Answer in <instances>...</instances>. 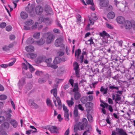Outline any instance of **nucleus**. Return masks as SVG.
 Returning <instances> with one entry per match:
<instances>
[{"label":"nucleus","mask_w":135,"mask_h":135,"mask_svg":"<svg viewBox=\"0 0 135 135\" xmlns=\"http://www.w3.org/2000/svg\"><path fill=\"white\" fill-rule=\"evenodd\" d=\"M43 36L46 37V42L47 44H49L53 42L55 38L54 35L50 32L44 33Z\"/></svg>","instance_id":"1"},{"label":"nucleus","mask_w":135,"mask_h":135,"mask_svg":"<svg viewBox=\"0 0 135 135\" xmlns=\"http://www.w3.org/2000/svg\"><path fill=\"white\" fill-rule=\"evenodd\" d=\"M51 94H53L55 98H56L58 103V108L59 109H60L62 107V104L60 98L59 97H56L57 96V89L56 88L52 89L50 91Z\"/></svg>","instance_id":"2"},{"label":"nucleus","mask_w":135,"mask_h":135,"mask_svg":"<svg viewBox=\"0 0 135 135\" xmlns=\"http://www.w3.org/2000/svg\"><path fill=\"white\" fill-rule=\"evenodd\" d=\"M63 39L62 38L60 37L57 39L55 41V46L57 47H60L62 48H65V46L63 44Z\"/></svg>","instance_id":"3"},{"label":"nucleus","mask_w":135,"mask_h":135,"mask_svg":"<svg viewBox=\"0 0 135 135\" xmlns=\"http://www.w3.org/2000/svg\"><path fill=\"white\" fill-rule=\"evenodd\" d=\"M52 61V59L51 58H49L46 59L45 61V62L47 63V66L49 67H51L54 69H57L58 66L56 65H54L51 64Z\"/></svg>","instance_id":"4"},{"label":"nucleus","mask_w":135,"mask_h":135,"mask_svg":"<svg viewBox=\"0 0 135 135\" xmlns=\"http://www.w3.org/2000/svg\"><path fill=\"white\" fill-rule=\"evenodd\" d=\"M28 105L32 108L36 109L38 108V106L34 101L31 100H30L28 103Z\"/></svg>","instance_id":"5"},{"label":"nucleus","mask_w":135,"mask_h":135,"mask_svg":"<svg viewBox=\"0 0 135 135\" xmlns=\"http://www.w3.org/2000/svg\"><path fill=\"white\" fill-rule=\"evenodd\" d=\"M67 60V58L65 57V58H63L62 59H61L59 57H55V59L54 61V63L55 64H59L61 61H65Z\"/></svg>","instance_id":"6"},{"label":"nucleus","mask_w":135,"mask_h":135,"mask_svg":"<svg viewBox=\"0 0 135 135\" xmlns=\"http://www.w3.org/2000/svg\"><path fill=\"white\" fill-rule=\"evenodd\" d=\"M43 11V8L41 6H38L36 7L35 11L37 14L38 15H41Z\"/></svg>","instance_id":"7"},{"label":"nucleus","mask_w":135,"mask_h":135,"mask_svg":"<svg viewBox=\"0 0 135 135\" xmlns=\"http://www.w3.org/2000/svg\"><path fill=\"white\" fill-rule=\"evenodd\" d=\"M48 78L49 75L47 74H46L43 78L39 79L38 82L40 84L43 83L45 82Z\"/></svg>","instance_id":"8"},{"label":"nucleus","mask_w":135,"mask_h":135,"mask_svg":"<svg viewBox=\"0 0 135 135\" xmlns=\"http://www.w3.org/2000/svg\"><path fill=\"white\" fill-rule=\"evenodd\" d=\"M50 132L52 133H57L58 132V129L56 127L54 126H50L48 128Z\"/></svg>","instance_id":"9"},{"label":"nucleus","mask_w":135,"mask_h":135,"mask_svg":"<svg viewBox=\"0 0 135 135\" xmlns=\"http://www.w3.org/2000/svg\"><path fill=\"white\" fill-rule=\"evenodd\" d=\"M109 3L108 0H100L99 5L102 7H106Z\"/></svg>","instance_id":"10"},{"label":"nucleus","mask_w":135,"mask_h":135,"mask_svg":"<svg viewBox=\"0 0 135 135\" xmlns=\"http://www.w3.org/2000/svg\"><path fill=\"white\" fill-rule=\"evenodd\" d=\"M124 27L126 29H130L132 27L131 22L128 20L126 21L124 23Z\"/></svg>","instance_id":"11"},{"label":"nucleus","mask_w":135,"mask_h":135,"mask_svg":"<svg viewBox=\"0 0 135 135\" xmlns=\"http://www.w3.org/2000/svg\"><path fill=\"white\" fill-rule=\"evenodd\" d=\"M117 22L120 24H122L124 22V18L122 16H119L116 19Z\"/></svg>","instance_id":"12"},{"label":"nucleus","mask_w":135,"mask_h":135,"mask_svg":"<svg viewBox=\"0 0 135 135\" xmlns=\"http://www.w3.org/2000/svg\"><path fill=\"white\" fill-rule=\"evenodd\" d=\"M86 126L81 122H79L76 126L77 128L79 130H83L84 129L85 127Z\"/></svg>","instance_id":"13"},{"label":"nucleus","mask_w":135,"mask_h":135,"mask_svg":"<svg viewBox=\"0 0 135 135\" xmlns=\"http://www.w3.org/2000/svg\"><path fill=\"white\" fill-rule=\"evenodd\" d=\"M112 97L113 100H114L116 102L119 101L121 99L120 96L118 94H116L115 95L114 94H112Z\"/></svg>","instance_id":"14"},{"label":"nucleus","mask_w":135,"mask_h":135,"mask_svg":"<svg viewBox=\"0 0 135 135\" xmlns=\"http://www.w3.org/2000/svg\"><path fill=\"white\" fill-rule=\"evenodd\" d=\"M52 22V21L50 20L49 18H44L43 19V22L46 24L47 25H51Z\"/></svg>","instance_id":"15"},{"label":"nucleus","mask_w":135,"mask_h":135,"mask_svg":"<svg viewBox=\"0 0 135 135\" xmlns=\"http://www.w3.org/2000/svg\"><path fill=\"white\" fill-rule=\"evenodd\" d=\"M45 42V40L42 38H41L39 41H35V44H37L38 45H43Z\"/></svg>","instance_id":"16"},{"label":"nucleus","mask_w":135,"mask_h":135,"mask_svg":"<svg viewBox=\"0 0 135 135\" xmlns=\"http://www.w3.org/2000/svg\"><path fill=\"white\" fill-rule=\"evenodd\" d=\"M25 49L26 51L28 52H33L34 51V47L31 45L26 46V47Z\"/></svg>","instance_id":"17"},{"label":"nucleus","mask_w":135,"mask_h":135,"mask_svg":"<svg viewBox=\"0 0 135 135\" xmlns=\"http://www.w3.org/2000/svg\"><path fill=\"white\" fill-rule=\"evenodd\" d=\"M10 123L14 128H16L17 127L18 123L16 120L13 119L11 120Z\"/></svg>","instance_id":"18"},{"label":"nucleus","mask_w":135,"mask_h":135,"mask_svg":"<svg viewBox=\"0 0 135 135\" xmlns=\"http://www.w3.org/2000/svg\"><path fill=\"white\" fill-rule=\"evenodd\" d=\"M116 130L120 134L119 135H127L126 133L122 129L116 128Z\"/></svg>","instance_id":"19"},{"label":"nucleus","mask_w":135,"mask_h":135,"mask_svg":"<svg viewBox=\"0 0 135 135\" xmlns=\"http://www.w3.org/2000/svg\"><path fill=\"white\" fill-rule=\"evenodd\" d=\"M73 87H74L73 90V91L74 92H78L79 90L78 83H75Z\"/></svg>","instance_id":"20"},{"label":"nucleus","mask_w":135,"mask_h":135,"mask_svg":"<svg viewBox=\"0 0 135 135\" xmlns=\"http://www.w3.org/2000/svg\"><path fill=\"white\" fill-rule=\"evenodd\" d=\"M107 16L108 18L112 19L115 17V14L113 12H111L108 14Z\"/></svg>","instance_id":"21"},{"label":"nucleus","mask_w":135,"mask_h":135,"mask_svg":"<svg viewBox=\"0 0 135 135\" xmlns=\"http://www.w3.org/2000/svg\"><path fill=\"white\" fill-rule=\"evenodd\" d=\"M85 44L87 45H92L94 44V43L93 41V39L92 37H91L90 38L85 42Z\"/></svg>","instance_id":"22"},{"label":"nucleus","mask_w":135,"mask_h":135,"mask_svg":"<svg viewBox=\"0 0 135 135\" xmlns=\"http://www.w3.org/2000/svg\"><path fill=\"white\" fill-rule=\"evenodd\" d=\"M27 56L28 57L31 59H34L37 56L36 54L34 53L28 54H27Z\"/></svg>","instance_id":"23"},{"label":"nucleus","mask_w":135,"mask_h":135,"mask_svg":"<svg viewBox=\"0 0 135 135\" xmlns=\"http://www.w3.org/2000/svg\"><path fill=\"white\" fill-rule=\"evenodd\" d=\"M20 15L21 18L23 19H25L28 17L27 13L24 12H22L21 13Z\"/></svg>","instance_id":"24"},{"label":"nucleus","mask_w":135,"mask_h":135,"mask_svg":"<svg viewBox=\"0 0 135 135\" xmlns=\"http://www.w3.org/2000/svg\"><path fill=\"white\" fill-rule=\"evenodd\" d=\"M98 17L97 16L96 14L94 13H92L91 14V17L90 18L94 21H95L98 19Z\"/></svg>","instance_id":"25"},{"label":"nucleus","mask_w":135,"mask_h":135,"mask_svg":"<svg viewBox=\"0 0 135 135\" xmlns=\"http://www.w3.org/2000/svg\"><path fill=\"white\" fill-rule=\"evenodd\" d=\"M74 94V98L76 100H78L81 97V95L80 93L78 92H75Z\"/></svg>","instance_id":"26"},{"label":"nucleus","mask_w":135,"mask_h":135,"mask_svg":"<svg viewBox=\"0 0 135 135\" xmlns=\"http://www.w3.org/2000/svg\"><path fill=\"white\" fill-rule=\"evenodd\" d=\"M35 41H34V40L32 38H29L28 39L26 42L28 44H35Z\"/></svg>","instance_id":"27"},{"label":"nucleus","mask_w":135,"mask_h":135,"mask_svg":"<svg viewBox=\"0 0 135 135\" xmlns=\"http://www.w3.org/2000/svg\"><path fill=\"white\" fill-rule=\"evenodd\" d=\"M33 23L32 20L31 19L25 22V24L28 26H31L32 25Z\"/></svg>","instance_id":"28"},{"label":"nucleus","mask_w":135,"mask_h":135,"mask_svg":"<svg viewBox=\"0 0 135 135\" xmlns=\"http://www.w3.org/2000/svg\"><path fill=\"white\" fill-rule=\"evenodd\" d=\"M66 102L68 105L69 107H71L74 104V102L72 100H66Z\"/></svg>","instance_id":"29"},{"label":"nucleus","mask_w":135,"mask_h":135,"mask_svg":"<svg viewBox=\"0 0 135 135\" xmlns=\"http://www.w3.org/2000/svg\"><path fill=\"white\" fill-rule=\"evenodd\" d=\"M64 117L65 120L68 121L69 120V112H64Z\"/></svg>","instance_id":"30"},{"label":"nucleus","mask_w":135,"mask_h":135,"mask_svg":"<svg viewBox=\"0 0 135 135\" xmlns=\"http://www.w3.org/2000/svg\"><path fill=\"white\" fill-rule=\"evenodd\" d=\"M25 79L24 78H22L19 81V86L22 85L25 83Z\"/></svg>","instance_id":"31"},{"label":"nucleus","mask_w":135,"mask_h":135,"mask_svg":"<svg viewBox=\"0 0 135 135\" xmlns=\"http://www.w3.org/2000/svg\"><path fill=\"white\" fill-rule=\"evenodd\" d=\"M74 114L75 117H78V106L77 105H76L74 107Z\"/></svg>","instance_id":"32"},{"label":"nucleus","mask_w":135,"mask_h":135,"mask_svg":"<svg viewBox=\"0 0 135 135\" xmlns=\"http://www.w3.org/2000/svg\"><path fill=\"white\" fill-rule=\"evenodd\" d=\"M108 89L107 88H106L105 89L103 88V86H102L100 89V91L101 92H103V94H106L107 93V91Z\"/></svg>","instance_id":"33"},{"label":"nucleus","mask_w":135,"mask_h":135,"mask_svg":"<svg viewBox=\"0 0 135 135\" xmlns=\"http://www.w3.org/2000/svg\"><path fill=\"white\" fill-rule=\"evenodd\" d=\"M9 124L7 122H5L2 124V126L5 129H8L9 127Z\"/></svg>","instance_id":"34"},{"label":"nucleus","mask_w":135,"mask_h":135,"mask_svg":"<svg viewBox=\"0 0 135 135\" xmlns=\"http://www.w3.org/2000/svg\"><path fill=\"white\" fill-rule=\"evenodd\" d=\"M40 35V32H36L34 33L33 37L34 38L38 39L39 38Z\"/></svg>","instance_id":"35"},{"label":"nucleus","mask_w":135,"mask_h":135,"mask_svg":"<svg viewBox=\"0 0 135 135\" xmlns=\"http://www.w3.org/2000/svg\"><path fill=\"white\" fill-rule=\"evenodd\" d=\"M73 66L74 67V69L75 70H79V66L77 62H75L74 63Z\"/></svg>","instance_id":"36"},{"label":"nucleus","mask_w":135,"mask_h":135,"mask_svg":"<svg viewBox=\"0 0 135 135\" xmlns=\"http://www.w3.org/2000/svg\"><path fill=\"white\" fill-rule=\"evenodd\" d=\"M87 116L89 121L90 122H91L93 121V118L92 117L91 115L88 114H87Z\"/></svg>","instance_id":"37"},{"label":"nucleus","mask_w":135,"mask_h":135,"mask_svg":"<svg viewBox=\"0 0 135 135\" xmlns=\"http://www.w3.org/2000/svg\"><path fill=\"white\" fill-rule=\"evenodd\" d=\"M81 16L80 15H78L77 16V23L78 24L80 25L81 22Z\"/></svg>","instance_id":"38"},{"label":"nucleus","mask_w":135,"mask_h":135,"mask_svg":"<svg viewBox=\"0 0 135 135\" xmlns=\"http://www.w3.org/2000/svg\"><path fill=\"white\" fill-rule=\"evenodd\" d=\"M100 35L101 36H109V35L108 33H107L105 31H103L102 32L100 33Z\"/></svg>","instance_id":"39"},{"label":"nucleus","mask_w":135,"mask_h":135,"mask_svg":"<svg viewBox=\"0 0 135 135\" xmlns=\"http://www.w3.org/2000/svg\"><path fill=\"white\" fill-rule=\"evenodd\" d=\"M7 96L4 94H1L0 95V100H4L6 99Z\"/></svg>","instance_id":"40"},{"label":"nucleus","mask_w":135,"mask_h":135,"mask_svg":"<svg viewBox=\"0 0 135 135\" xmlns=\"http://www.w3.org/2000/svg\"><path fill=\"white\" fill-rule=\"evenodd\" d=\"M46 103L47 104V105L48 106H51L52 107V105L51 104V101L50 99L49 98H47V99Z\"/></svg>","instance_id":"41"},{"label":"nucleus","mask_w":135,"mask_h":135,"mask_svg":"<svg viewBox=\"0 0 135 135\" xmlns=\"http://www.w3.org/2000/svg\"><path fill=\"white\" fill-rule=\"evenodd\" d=\"M118 56L116 54L114 55H111V58L113 60H115L116 61H117L118 60L117 59V57H118Z\"/></svg>","instance_id":"42"},{"label":"nucleus","mask_w":135,"mask_h":135,"mask_svg":"<svg viewBox=\"0 0 135 135\" xmlns=\"http://www.w3.org/2000/svg\"><path fill=\"white\" fill-rule=\"evenodd\" d=\"M28 65V67L30 69V70L31 72H33L35 71V69L33 68V66L30 64L28 62L27 63Z\"/></svg>","instance_id":"43"},{"label":"nucleus","mask_w":135,"mask_h":135,"mask_svg":"<svg viewBox=\"0 0 135 135\" xmlns=\"http://www.w3.org/2000/svg\"><path fill=\"white\" fill-rule=\"evenodd\" d=\"M24 60L26 62V64H25L24 63H22V65H23V68L24 69L27 70L28 69V65L27 64V63L28 62L25 59H24Z\"/></svg>","instance_id":"44"},{"label":"nucleus","mask_w":135,"mask_h":135,"mask_svg":"<svg viewBox=\"0 0 135 135\" xmlns=\"http://www.w3.org/2000/svg\"><path fill=\"white\" fill-rule=\"evenodd\" d=\"M82 123L84 125L86 126L88 124V121L87 119L85 118H83L82 120Z\"/></svg>","instance_id":"45"},{"label":"nucleus","mask_w":135,"mask_h":135,"mask_svg":"<svg viewBox=\"0 0 135 135\" xmlns=\"http://www.w3.org/2000/svg\"><path fill=\"white\" fill-rule=\"evenodd\" d=\"M109 89L111 90L115 89L117 90H119V87L117 86H115L114 85L113 86H109Z\"/></svg>","instance_id":"46"},{"label":"nucleus","mask_w":135,"mask_h":135,"mask_svg":"<svg viewBox=\"0 0 135 135\" xmlns=\"http://www.w3.org/2000/svg\"><path fill=\"white\" fill-rule=\"evenodd\" d=\"M86 107L91 108L93 106V103L91 102L87 103L86 104Z\"/></svg>","instance_id":"47"},{"label":"nucleus","mask_w":135,"mask_h":135,"mask_svg":"<svg viewBox=\"0 0 135 135\" xmlns=\"http://www.w3.org/2000/svg\"><path fill=\"white\" fill-rule=\"evenodd\" d=\"M88 129L86 131H85L84 133L83 134V135H87V132H89V131L90 130H91V127L90 125H89V126Z\"/></svg>","instance_id":"48"},{"label":"nucleus","mask_w":135,"mask_h":135,"mask_svg":"<svg viewBox=\"0 0 135 135\" xmlns=\"http://www.w3.org/2000/svg\"><path fill=\"white\" fill-rule=\"evenodd\" d=\"M64 54V53L63 52L61 51H60L58 52L57 54V56H61Z\"/></svg>","instance_id":"49"},{"label":"nucleus","mask_w":135,"mask_h":135,"mask_svg":"<svg viewBox=\"0 0 135 135\" xmlns=\"http://www.w3.org/2000/svg\"><path fill=\"white\" fill-rule=\"evenodd\" d=\"M63 80L64 79H59L58 78H56L55 79V81L57 84H59L62 82L63 81Z\"/></svg>","instance_id":"50"},{"label":"nucleus","mask_w":135,"mask_h":135,"mask_svg":"<svg viewBox=\"0 0 135 135\" xmlns=\"http://www.w3.org/2000/svg\"><path fill=\"white\" fill-rule=\"evenodd\" d=\"M106 25L107 27L109 29H112L113 28V27L112 25L107 23H106Z\"/></svg>","instance_id":"51"},{"label":"nucleus","mask_w":135,"mask_h":135,"mask_svg":"<svg viewBox=\"0 0 135 135\" xmlns=\"http://www.w3.org/2000/svg\"><path fill=\"white\" fill-rule=\"evenodd\" d=\"M81 51L80 49H78L77 51L76 50V51L75 54V56H76L77 55V54L78 56H79L80 54H81Z\"/></svg>","instance_id":"52"},{"label":"nucleus","mask_w":135,"mask_h":135,"mask_svg":"<svg viewBox=\"0 0 135 135\" xmlns=\"http://www.w3.org/2000/svg\"><path fill=\"white\" fill-rule=\"evenodd\" d=\"M63 109L64 112H69V110L68 109L67 107L64 104L62 105Z\"/></svg>","instance_id":"53"},{"label":"nucleus","mask_w":135,"mask_h":135,"mask_svg":"<svg viewBox=\"0 0 135 135\" xmlns=\"http://www.w3.org/2000/svg\"><path fill=\"white\" fill-rule=\"evenodd\" d=\"M38 25V23L37 22H35V25H34L31 27V28L32 29H36Z\"/></svg>","instance_id":"54"},{"label":"nucleus","mask_w":135,"mask_h":135,"mask_svg":"<svg viewBox=\"0 0 135 135\" xmlns=\"http://www.w3.org/2000/svg\"><path fill=\"white\" fill-rule=\"evenodd\" d=\"M43 59L42 57H39L38 58L37 62L38 63H40L43 62Z\"/></svg>","instance_id":"55"},{"label":"nucleus","mask_w":135,"mask_h":135,"mask_svg":"<svg viewBox=\"0 0 135 135\" xmlns=\"http://www.w3.org/2000/svg\"><path fill=\"white\" fill-rule=\"evenodd\" d=\"M6 25V24L4 22H3L0 24V27L1 28H4Z\"/></svg>","instance_id":"56"},{"label":"nucleus","mask_w":135,"mask_h":135,"mask_svg":"<svg viewBox=\"0 0 135 135\" xmlns=\"http://www.w3.org/2000/svg\"><path fill=\"white\" fill-rule=\"evenodd\" d=\"M78 107L79 109L81 111H83L84 110V108L82 106L81 104H79L78 106Z\"/></svg>","instance_id":"57"},{"label":"nucleus","mask_w":135,"mask_h":135,"mask_svg":"<svg viewBox=\"0 0 135 135\" xmlns=\"http://www.w3.org/2000/svg\"><path fill=\"white\" fill-rule=\"evenodd\" d=\"M5 120V118L3 116H0V123H1L4 122Z\"/></svg>","instance_id":"58"},{"label":"nucleus","mask_w":135,"mask_h":135,"mask_svg":"<svg viewBox=\"0 0 135 135\" xmlns=\"http://www.w3.org/2000/svg\"><path fill=\"white\" fill-rule=\"evenodd\" d=\"M43 16H40L38 18V21L39 22H43Z\"/></svg>","instance_id":"59"},{"label":"nucleus","mask_w":135,"mask_h":135,"mask_svg":"<svg viewBox=\"0 0 135 135\" xmlns=\"http://www.w3.org/2000/svg\"><path fill=\"white\" fill-rule=\"evenodd\" d=\"M12 28V27L11 26H8L6 27V30L8 31H9L11 30Z\"/></svg>","instance_id":"60"},{"label":"nucleus","mask_w":135,"mask_h":135,"mask_svg":"<svg viewBox=\"0 0 135 135\" xmlns=\"http://www.w3.org/2000/svg\"><path fill=\"white\" fill-rule=\"evenodd\" d=\"M91 20L90 18L89 19L90 23L88 24V27H89L90 25H93L94 24V22Z\"/></svg>","instance_id":"61"},{"label":"nucleus","mask_w":135,"mask_h":135,"mask_svg":"<svg viewBox=\"0 0 135 135\" xmlns=\"http://www.w3.org/2000/svg\"><path fill=\"white\" fill-rule=\"evenodd\" d=\"M69 86L70 84L69 83H68L64 85L63 86V88L65 90H66L69 88Z\"/></svg>","instance_id":"62"},{"label":"nucleus","mask_w":135,"mask_h":135,"mask_svg":"<svg viewBox=\"0 0 135 135\" xmlns=\"http://www.w3.org/2000/svg\"><path fill=\"white\" fill-rule=\"evenodd\" d=\"M69 83L71 84V86L73 87V85H74V80L73 79H70L69 80Z\"/></svg>","instance_id":"63"},{"label":"nucleus","mask_w":135,"mask_h":135,"mask_svg":"<svg viewBox=\"0 0 135 135\" xmlns=\"http://www.w3.org/2000/svg\"><path fill=\"white\" fill-rule=\"evenodd\" d=\"M3 49L4 51H7L9 50L8 46H5L3 47Z\"/></svg>","instance_id":"64"}]
</instances>
